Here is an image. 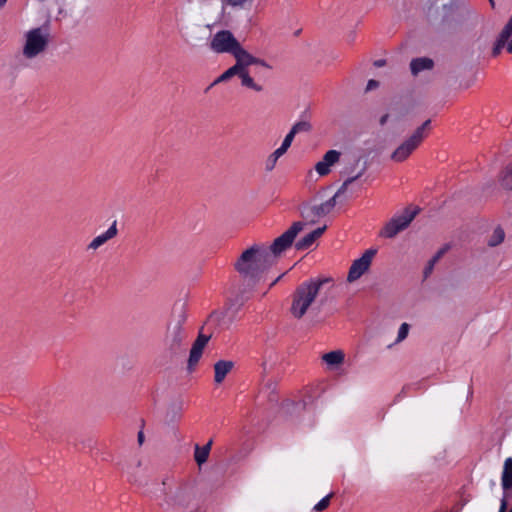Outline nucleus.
<instances>
[{
	"mask_svg": "<svg viewBox=\"0 0 512 512\" xmlns=\"http://www.w3.org/2000/svg\"><path fill=\"white\" fill-rule=\"evenodd\" d=\"M259 280L248 276H239L232 281L229 287L230 296L227 298L222 311H213L208 316V321H213L218 326L228 328L236 318L237 313L252 297Z\"/></svg>",
	"mask_w": 512,
	"mask_h": 512,
	"instance_id": "nucleus-1",
	"label": "nucleus"
},
{
	"mask_svg": "<svg viewBox=\"0 0 512 512\" xmlns=\"http://www.w3.org/2000/svg\"><path fill=\"white\" fill-rule=\"evenodd\" d=\"M274 265L271 256L266 252V246L254 244L240 254L233 267L239 276H248L260 281L262 275Z\"/></svg>",
	"mask_w": 512,
	"mask_h": 512,
	"instance_id": "nucleus-2",
	"label": "nucleus"
},
{
	"mask_svg": "<svg viewBox=\"0 0 512 512\" xmlns=\"http://www.w3.org/2000/svg\"><path fill=\"white\" fill-rule=\"evenodd\" d=\"M367 167H368V165H367V162L365 161L363 163L361 171L358 174L347 178L342 183L340 188L337 190L335 195L333 197H331L329 200L321 203L320 205L311 206L308 203H302L299 206V211H300L301 217L303 219H307L308 223L315 224L318 218L325 217L326 215H328L336 206V203H337L336 199L340 195L344 194L347 191L350 184H352L356 180L360 179L364 175V173L367 170Z\"/></svg>",
	"mask_w": 512,
	"mask_h": 512,
	"instance_id": "nucleus-3",
	"label": "nucleus"
},
{
	"mask_svg": "<svg viewBox=\"0 0 512 512\" xmlns=\"http://www.w3.org/2000/svg\"><path fill=\"white\" fill-rule=\"evenodd\" d=\"M329 281L330 279L328 278L312 279L297 286L292 295L291 314L296 319H301L306 314L310 305L315 301L320 288Z\"/></svg>",
	"mask_w": 512,
	"mask_h": 512,
	"instance_id": "nucleus-4",
	"label": "nucleus"
},
{
	"mask_svg": "<svg viewBox=\"0 0 512 512\" xmlns=\"http://www.w3.org/2000/svg\"><path fill=\"white\" fill-rule=\"evenodd\" d=\"M50 38V22L47 20L42 26L33 28L25 34L23 55L27 59L37 57L46 51Z\"/></svg>",
	"mask_w": 512,
	"mask_h": 512,
	"instance_id": "nucleus-5",
	"label": "nucleus"
},
{
	"mask_svg": "<svg viewBox=\"0 0 512 512\" xmlns=\"http://www.w3.org/2000/svg\"><path fill=\"white\" fill-rule=\"evenodd\" d=\"M186 319L187 315L184 307H181L175 321L167 325L164 343L170 357L178 356L184 351L183 341L185 339V332L183 325Z\"/></svg>",
	"mask_w": 512,
	"mask_h": 512,
	"instance_id": "nucleus-6",
	"label": "nucleus"
},
{
	"mask_svg": "<svg viewBox=\"0 0 512 512\" xmlns=\"http://www.w3.org/2000/svg\"><path fill=\"white\" fill-rule=\"evenodd\" d=\"M431 128V120L428 119L417 127L412 135L402 142L390 155V159L402 163L421 145Z\"/></svg>",
	"mask_w": 512,
	"mask_h": 512,
	"instance_id": "nucleus-7",
	"label": "nucleus"
},
{
	"mask_svg": "<svg viewBox=\"0 0 512 512\" xmlns=\"http://www.w3.org/2000/svg\"><path fill=\"white\" fill-rule=\"evenodd\" d=\"M304 226V222H294L290 228L277 237L269 247L266 246V252H268L275 264L278 262L282 253L293 245L296 236L304 229Z\"/></svg>",
	"mask_w": 512,
	"mask_h": 512,
	"instance_id": "nucleus-8",
	"label": "nucleus"
},
{
	"mask_svg": "<svg viewBox=\"0 0 512 512\" xmlns=\"http://www.w3.org/2000/svg\"><path fill=\"white\" fill-rule=\"evenodd\" d=\"M419 212V207L412 210L411 207H406L401 215L393 217L384 225L379 235L384 238H394L410 225Z\"/></svg>",
	"mask_w": 512,
	"mask_h": 512,
	"instance_id": "nucleus-9",
	"label": "nucleus"
},
{
	"mask_svg": "<svg viewBox=\"0 0 512 512\" xmlns=\"http://www.w3.org/2000/svg\"><path fill=\"white\" fill-rule=\"evenodd\" d=\"M241 44L229 30L218 31L210 42V48L216 53L233 54Z\"/></svg>",
	"mask_w": 512,
	"mask_h": 512,
	"instance_id": "nucleus-10",
	"label": "nucleus"
},
{
	"mask_svg": "<svg viewBox=\"0 0 512 512\" xmlns=\"http://www.w3.org/2000/svg\"><path fill=\"white\" fill-rule=\"evenodd\" d=\"M211 321L206 320L204 325L199 329L198 336L194 343L192 344V348L190 350L188 363H187V369L189 371H193L194 367L198 364L202 354L203 350L206 347L209 340L212 338L213 332L209 330V333L205 334L203 331L205 329V326L210 323Z\"/></svg>",
	"mask_w": 512,
	"mask_h": 512,
	"instance_id": "nucleus-11",
	"label": "nucleus"
},
{
	"mask_svg": "<svg viewBox=\"0 0 512 512\" xmlns=\"http://www.w3.org/2000/svg\"><path fill=\"white\" fill-rule=\"evenodd\" d=\"M376 254L377 249L370 248L366 250L360 258L354 260L349 268L347 281L349 283H353L364 275L369 270L372 260Z\"/></svg>",
	"mask_w": 512,
	"mask_h": 512,
	"instance_id": "nucleus-12",
	"label": "nucleus"
},
{
	"mask_svg": "<svg viewBox=\"0 0 512 512\" xmlns=\"http://www.w3.org/2000/svg\"><path fill=\"white\" fill-rule=\"evenodd\" d=\"M194 497L192 488L189 486H179L174 491L166 493L165 503L168 507L184 509L189 506Z\"/></svg>",
	"mask_w": 512,
	"mask_h": 512,
	"instance_id": "nucleus-13",
	"label": "nucleus"
},
{
	"mask_svg": "<svg viewBox=\"0 0 512 512\" xmlns=\"http://www.w3.org/2000/svg\"><path fill=\"white\" fill-rule=\"evenodd\" d=\"M232 55L236 60L235 64H237L242 69V71H248L247 68L250 65H259L268 70L272 69V66L269 65L264 59L253 56L241 45Z\"/></svg>",
	"mask_w": 512,
	"mask_h": 512,
	"instance_id": "nucleus-14",
	"label": "nucleus"
},
{
	"mask_svg": "<svg viewBox=\"0 0 512 512\" xmlns=\"http://www.w3.org/2000/svg\"><path fill=\"white\" fill-rule=\"evenodd\" d=\"M120 470L126 474L127 479L133 484H142V478L137 470L142 466V461L137 457H130L118 463Z\"/></svg>",
	"mask_w": 512,
	"mask_h": 512,
	"instance_id": "nucleus-15",
	"label": "nucleus"
},
{
	"mask_svg": "<svg viewBox=\"0 0 512 512\" xmlns=\"http://www.w3.org/2000/svg\"><path fill=\"white\" fill-rule=\"evenodd\" d=\"M340 152L336 150L327 151L322 160L316 163L315 170L320 176H325L330 173V167L337 163L340 159Z\"/></svg>",
	"mask_w": 512,
	"mask_h": 512,
	"instance_id": "nucleus-16",
	"label": "nucleus"
},
{
	"mask_svg": "<svg viewBox=\"0 0 512 512\" xmlns=\"http://www.w3.org/2000/svg\"><path fill=\"white\" fill-rule=\"evenodd\" d=\"M235 363L231 360H219L214 364V381L221 384L227 374L234 368Z\"/></svg>",
	"mask_w": 512,
	"mask_h": 512,
	"instance_id": "nucleus-17",
	"label": "nucleus"
},
{
	"mask_svg": "<svg viewBox=\"0 0 512 512\" xmlns=\"http://www.w3.org/2000/svg\"><path fill=\"white\" fill-rule=\"evenodd\" d=\"M117 222L114 221L113 224L109 227V229L95 237L88 245V249H92V250H96L98 249L100 246H102L103 244H105L107 241L113 239L117 233H118V230H117Z\"/></svg>",
	"mask_w": 512,
	"mask_h": 512,
	"instance_id": "nucleus-18",
	"label": "nucleus"
},
{
	"mask_svg": "<svg viewBox=\"0 0 512 512\" xmlns=\"http://www.w3.org/2000/svg\"><path fill=\"white\" fill-rule=\"evenodd\" d=\"M434 68V61L429 57L413 58L410 62V70L412 75L416 76L424 70H432Z\"/></svg>",
	"mask_w": 512,
	"mask_h": 512,
	"instance_id": "nucleus-19",
	"label": "nucleus"
},
{
	"mask_svg": "<svg viewBox=\"0 0 512 512\" xmlns=\"http://www.w3.org/2000/svg\"><path fill=\"white\" fill-rule=\"evenodd\" d=\"M213 441L210 439L204 446H199L198 444L194 447V460L198 466L203 465L207 462Z\"/></svg>",
	"mask_w": 512,
	"mask_h": 512,
	"instance_id": "nucleus-20",
	"label": "nucleus"
},
{
	"mask_svg": "<svg viewBox=\"0 0 512 512\" xmlns=\"http://www.w3.org/2000/svg\"><path fill=\"white\" fill-rule=\"evenodd\" d=\"M345 355L341 350L330 351L322 356V360L330 366L341 365L344 362Z\"/></svg>",
	"mask_w": 512,
	"mask_h": 512,
	"instance_id": "nucleus-21",
	"label": "nucleus"
},
{
	"mask_svg": "<svg viewBox=\"0 0 512 512\" xmlns=\"http://www.w3.org/2000/svg\"><path fill=\"white\" fill-rule=\"evenodd\" d=\"M502 486L504 490L512 488V458L506 459L502 473Z\"/></svg>",
	"mask_w": 512,
	"mask_h": 512,
	"instance_id": "nucleus-22",
	"label": "nucleus"
},
{
	"mask_svg": "<svg viewBox=\"0 0 512 512\" xmlns=\"http://www.w3.org/2000/svg\"><path fill=\"white\" fill-rule=\"evenodd\" d=\"M443 10L445 12V18H454L456 13L466 12L469 13V10L465 7H461L457 2L451 1L449 4L443 5Z\"/></svg>",
	"mask_w": 512,
	"mask_h": 512,
	"instance_id": "nucleus-23",
	"label": "nucleus"
},
{
	"mask_svg": "<svg viewBox=\"0 0 512 512\" xmlns=\"http://www.w3.org/2000/svg\"><path fill=\"white\" fill-rule=\"evenodd\" d=\"M241 73H242V69L237 64H234L232 67L227 69L223 74H221L212 83V85L218 84L220 82H225V81L229 80L230 78H232V77H234L236 75L240 76Z\"/></svg>",
	"mask_w": 512,
	"mask_h": 512,
	"instance_id": "nucleus-24",
	"label": "nucleus"
},
{
	"mask_svg": "<svg viewBox=\"0 0 512 512\" xmlns=\"http://www.w3.org/2000/svg\"><path fill=\"white\" fill-rule=\"evenodd\" d=\"M505 239V231L502 227L498 226L494 229L492 235L490 236L487 244L489 247H496L500 245Z\"/></svg>",
	"mask_w": 512,
	"mask_h": 512,
	"instance_id": "nucleus-25",
	"label": "nucleus"
},
{
	"mask_svg": "<svg viewBox=\"0 0 512 512\" xmlns=\"http://www.w3.org/2000/svg\"><path fill=\"white\" fill-rule=\"evenodd\" d=\"M241 78V84L245 87L253 89L254 91L260 92L263 90L261 85L254 82L253 78L249 75L248 71H242L239 76Z\"/></svg>",
	"mask_w": 512,
	"mask_h": 512,
	"instance_id": "nucleus-26",
	"label": "nucleus"
},
{
	"mask_svg": "<svg viewBox=\"0 0 512 512\" xmlns=\"http://www.w3.org/2000/svg\"><path fill=\"white\" fill-rule=\"evenodd\" d=\"M317 239L311 234L305 235L295 243L296 250L303 251L309 249Z\"/></svg>",
	"mask_w": 512,
	"mask_h": 512,
	"instance_id": "nucleus-27",
	"label": "nucleus"
},
{
	"mask_svg": "<svg viewBox=\"0 0 512 512\" xmlns=\"http://www.w3.org/2000/svg\"><path fill=\"white\" fill-rule=\"evenodd\" d=\"M500 185L506 190H512V163L503 172L500 178Z\"/></svg>",
	"mask_w": 512,
	"mask_h": 512,
	"instance_id": "nucleus-28",
	"label": "nucleus"
},
{
	"mask_svg": "<svg viewBox=\"0 0 512 512\" xmlns=\"http://www.w3.org/2000/svg\"><path fill=\"white\" fill-rule=\"evenodd\" d=\"M285 153L286 152L279 147L272 154H270L266 161V170L272 171L277 163V160Z\"/></svg>",
	"mask_w": 512,
	"mask_h": 512,
	"instance_id": "nucleus-29",
	"label": "nucleus"
},
{
	"mask_svg": "<svg viewBox=\"0 0 512 512\" xmlns=\"http://www.w3.org/2000/svg\"><path fill=\"white\" fill-rule=\"evenodd\" d=\"M447 248H442L440 249L433 257L431 260H429L427 266L425 267L424 269V277L427 278L430 273L432 272L433 268H434V265L435 263H437L439 261V259L444 255V253L446 252Z\"/></svg>",
	"mask_w": 512,
	"mask_h": 512,
	"instance_id": "nucleus-30",
	"label": "nucleus"
},
{
	"mask_svg": "<svg viewBox=\"0 0 512 512\" xmlns=\"http://www.w3.org/2000/svg\"><path fill=\"white\" fill-rule=\"evenodd\" d=\"M312 128V124L309 121L301 120L292 126L291 131L293 134H298L301 132L308 133L312 131Z\"/></svg>",
	"mask_w": 512,
	"mask_h": 512,
	"instance_id": "nucleus-31",
	"label": "nucleus"
},
{
	"mask_svg": "<svg viewBox=\"0 0 512 512\" xmlns=\"http://www.w3.org/2000/svg\"><path fill=\"white\" fill-rule=\"evenodd\" d=\"M512 36V16L509 18L508 22L498 35L499 38L503 39L506 42H509Z\"/></svg>",
	"mask_w": 512,
	"mask_h": 512,
	"instance_id": "nucleus-32",
	"label": "nucleus"
},
{
	"mask_svg": "<svg viewBox=\"0 0 512 512\" xmlns=\"http://www.w3.org/2000/svg\"><path fill=\"white\" fill-rule=\"evenodd\" d=\"M334 496V493L328 494L326 497L322 498L315 506L314 511L321 512L328 508L330 505V500Z\"/></svg>",
	"mask_w": 512,
	"mask_h": 512,
	"instance_id": "nucleus-33",
	"label": "nucleus"
},
{
	"mask_svg": "<svg viewBox=\"0 0 512 512\" xmlns=\"http://www.w3.org/2000/svg\"><path fill=\"white\" fill-rule=\"evenodd\" d=\"M506 44L508 45V42L497 37V40L492 48V56L497 57L501 53L502 49L505 47Z\"/></svg>",
	"mask_w": 512,
	"mask_h": 512,
	"instance_id": "nucleus-34",
	"label": "nucleus"
},
{
	"mask_svg": "<svg viewBox=\"0 0 512 512\" xmlns=\"http://www.w3.org/2000/svg\"><path fill=\"white\" fill-rule=\"evenodd\" d=\"M361 158H357L353 164L349 167H346L344 169V171L342 172L343 174H347L348 175V178L351 177V176H355L356 174H358L361 169L358 171V170H355V168L358 166L359 162H360Z\"/></svg>",
	"mask_w": 512,
	"mask_h": 512,
	"instance_id": "nucleus-35",
	"label": "nucleus"
},
{
	"mask_svg": "<svg viewBox=\"0 0 512 512\" xmlns=\"http://www.w3.org/2000/svg\"><path fill=\"white\" fill-rule=\"evenodd\" d=\"M295 135L296 134H293L292 131L290 130L289 133L284 138L280 148L283 149L285 152H287V150L289 149V147L291 146V144L293 142Z\"/></svg>",
	"mask_w": 512,
	"mask_h": 512,
	"instance_id": "nucleus-36",
	"label": "nucleus"
},
{
	"mask_svg": "<svg viewBox=\"0 0 512 512\" xmlns=\"http://www.w3.org/2000/svg\"><path fill=\"white\" fill-rule=\"evenodd\" d=\"M408 331H409V325L407 323H403L399 328L397 341L400 342V341L404 340L408 335Z\"/></svg>",
	"mask_w": 512,
	"mask_h": 512,
	"instance_id": "nucleus-37",
	"label": "nucleus"
},
{
	"mask_svg": "<svg viewBox=\"0 0 512 512\" xmlns=\"http://www.w3.org/2000/svg\"><path fill=\"white\" fill-rule=\"evenodd\" d=\"M222 1L232 7H244L246 3L251 2L252 0H222Z\"/></svg>",
	"mask_w": 512,
	"mask_h": 512,
	"instance_id": "nucleus-38",
	"label": "nucleus"
},
{
	"mask_svg": "<svg viewBox=\"0 0 512 512\" xmlns=\"http://www.w3.org/2000/svg\"><path fill=\"white\" fill-rule=\"evenodd\" d=\"M327 229V226L324 225L322 227H318L317 229L313 230L312 232H310L316 239L320 238L323 233L326 231Z\"/></svg>",
	"mask_w": 512,
	"mask_h": 512,
	"instance_id": "nucleus-39",
	"label": "nucleus"
},
{
	"mask_svg": "<svg viewBox=\"0 0 512 512\" xmlns=\"http://www.w3.org/2000/svg\"><path fill=\"white\" fill-rule=\"evenodd\" d=\"M379 87V81L370 79L366 86V91H370Z\"/></svg>",
	"mask_w": 512,
	"mask_h": 512,
	"instance_id": "nucleus-40",
	"label": "nucleus"
},
{
	"mask_svg": "<svg viewBox=\"0 0 512 512\" xmlns=\"http://www.w3.org/2000/svg\"><path fill=\"white\" fill-rule=\"evenodd\" d=\"M388 119H389V114H388V113L384 114V115L380 118V120H379L380 125H381V126H384V125L387 123Z\"/></svg>",
	"mask_w": 512,
	"mask_h": 512,
	"instance_id": "nucleus-41",
	"label": "nucleus"
},
{
	"mask_svg": "<svg viewBox=\"0 0 512 512\" xmlns=\"http://www.w3.org/2000/svg\"><path fill=\"white\" fill-rule=\"evenodd\" d=\"M137 440H138L139 445L143 444V442H144V433H143V431H139L138 432Z\"/></svg>",
	"mask_w": 512,
	"mask_h": 512,
	"instance_id": "nucleus-42",
	"label": "nucleus"
},
{
	"mask_svg": "<svg viewBox=\"0 0 512 512\" xmlns=\"http://www.w3.org/2000/svg\"><path fill=\"white\" fill-rule=\"evenodd\" d=\"M506 510H507V501L505 498H503L499 512H506Z\"/></svg>",
	"mask_w": 512,
	"mask_h": 512,
	"instance_id": "nucleus-43",
	"label": "nucleus"
},
{
	"mask_svg": "<svg viewBox=\"0 0 512 512\" xmlns=\"http://www.w3.org/2000/svg\"><path fill=\"white\" fill-rule=\"evenodd\" d=\"M385 64H386V61H385L384 59H379V60H376V61L374 62V65H375L376 67H382V66H384Z\"/></svg>",
	"mask_w": 512,
	"mask_h": 512,
	"instance_id": "nucleus-44",
	"label": "nucleus"
},
{
	"mask_svg": "<svg viewBox=\"0 0 512 512\" xmlns=\"http://www.w3.org/2000/svg\"><path fill=\"white\" fill-rule=\"evenodd\" d=\"M284 274L278 276L270 285H269V289L272 288L283 276Z\"/></svg>",
	"mask_w": 512,
	"mask_h": 512,
	"instance_id": "nucleus-45",
	"label": "nucleus"
},
{
	"mask_svg": "<svg viewBox=\"0 0 512 512\" xmlns=\"http://www.w3.org/2000/svg\"><path fill=\"white\" fill-rule=\"evenodd\" d=\"M507 51H508L509 53H511V54H512V38H511V40L508 42V45H507Z\"/></svg>",
	"mask_w": 512,
	"mask_h": 512,
	"instance_id": "nucleus-46",
	"label": "nucleus"
},
{
	"mask_svg": "<svg viewBox=\"0 0 512 512\" xmlns=\"http://www.w3.org/2000/svg\"><path fill=\"white\" fill-rule=\"evenodd\" d=\"M179 417H180L179 412L173 411V416H172L171 420H175L176 418H179Z\"/></svg>",
	"mask_w": 512,
	"mask_h": 512,
	"instance_id": "nucleus-47",
	"label": "nucleus"
},
{
	"mask_svg": "<svg viewBox=\"0 0 512 512\" xmlns=\"http://www.w3.org/2000/svg\"><path fill=\"white\" fill-rule=\"evenodd\" d=\"M7 0H0V10L5 6Z\"/></svg>",
	"mask_w": 512,
	"mask_h": 512,
	"instance_id": "nucleus-48",
	"label": "nucleus"
},
{
	"mask_svg": "<svg viewBox=\"0 0 512 512\" xmlns=\"http://www.w3.org/2000/svg\"><path fill=\"white\" fill-rule=\"evenodd\" d=\"M489 3H490V5H491V7H492V8H494V7H495V2H494V0H489Z\"/></svg>",
	"mask_w": 512,
	"mask_h": 512,
	"instance_id": "nucleus-49",
	"label": "nucleus"
},
{
	"mask_svg": "<svg viewBox=\"0 0 512 512\" xmlns=\"http://www.w3.org/2000/svg\"><path fill=\"white\" fill-rule=\"evenodd\" d=\"M509 512H512V508L510 509V511H509Z\"/></svg>",
	"mask_w": 512,
	"mask_h": 512,
	"instance_id": "nucleus-50",
	"label": "nucleus"
}]
</instances>
